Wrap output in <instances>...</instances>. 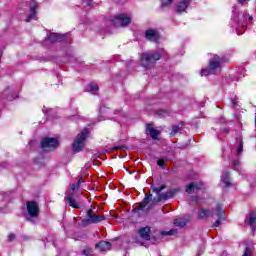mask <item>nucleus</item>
Here are the masks:
<instances>
[{"label": "nucleus", "instance_id": "nucleus-13", "mask_svg": "<svg viewBox=\"0 0 256 256\" xmlns=\"http://www.w3.org/2000/svg\"><path fill=\"white\" fill-rule=\"evenodd\" d=\"M189 3H191V0H181L176 7L177 13L185 12L189 7Z\"/></svg>", "mask_w": 256, "mask_h": 256}, {"label": "nucleus", "instance_id": "nucleus-5", "mask_svg": "<svg viewBox=\"0 0 256 256\" xmlns=\"http://www.w3.org/2000/svg\"><path fill=\"white\" fill-rule=\"evenodd\" d=\"M112 23L115 27H127L131 23V17L126 14H119L113 17Z\"/></svg>", "mask_w": 256, "mask_h": 256}, {"label": "nucleus", "instance_id": "nucleus-7", "mask_svg": "<svg viewBox=\"0 0 256 256\" xmlns=\"http://www.w3.org/2000/svg\"><path fill=\"white\" fill-rule=\"evenodd\" d=\"M87 217V219L82 220L83 225H87V223H101V221L105 220V217L95 215V212L91 209L87 211Z\"/></svg>", "mask_w": 256, "mask_h": 256}, {"label": "nucleus", "instance_id": "nucleus-8", "mask_svg": "<svg viewBox=\"0 0 256 256\" xmlns=\"http://www.w3.org/2000/svg\"><path fill=\"white\" fill-rule=\"evenodd\" d=\"M29 7H30V14L26 18V22L29 23L31 19H37V9H39V4L35 2V0H31L29 2Z\"/></svg>", "mask_w": 256, "mask_h": 256}, {"label": "nucleus", "instance_id": "nucleus-31", "mask_svg": "<svg viewBox=\"0 0 256 256\" xmlns=\"http://www.w3.org/2000/svg\"><path fill=\"white\" fill-rule=\"evenodd\" d=\"M243 256H253V251L251 248H246Z\"/></svg>", "mask_w": 256, "mask_h": 256}, {"label": "nucleus", "instance_id": "nucleus-39", "mask_svg": "<svg viewBox=\"0 0 256 256\" xmlns=\"http://www.w3.org/2000/svg\"><path fill=\"white\" fill-rule=\"evenodd\" d=\"M239 1V3H241L242 5L245 3V1H247V0H238Z\"/></svg>", "mask_w": 256, "mask_h": 256}, {"label": "nucleus", "instance_id": "nucleus-20", "mask_svg": "<svg viewBox=\"0 0 256 256\" xmlns=\"http://www.w3.org/2000/svg\"><path fill=\"white\" fill-rule=\"evenodd\" d=\"M199 219H207V217H211V211L205 208H202L198 212Z\"/></svg>", "mask_w": 256, "mask_h": 256}, {"label": "nucleus", "instance_id": "nucleus-16", "mask_svg": "<svg viewBox=\"0 0 256 256\" xmlns=\"http://www.w3.org/2000/svg\"><path fill=\"white\" fill-rule=\"evenodd\" d=\"M63 39H65V35H62V34L50 33L48 35V41H50L51 43H55L57 41H63Z\"/></svg>", "mask_w": 256, "mask_h": 256}, {"label": "nucleus", "instance_id": "nucleus-17", "mask_svg": "<svg viewBox=\"0 0 256 256\" xmlns=\"http://www.w3.org/2000/svg\"><path fill=\"white\" fill-rule=\"evenodd\" d=\"M255 223H256V213L252 212L246 218V224L250 225V227H253V231H255Z\"/></svg>", "mask_w": 256, "mask_h": 256}, {"label": "nucleus", "instance_id": "nucleus-26", "mask_svg": "<svg viewBox=\"0 0 256 256\" xmlns=\"http://www.w3.org/2000/svg\"><path fill=\"white\" fill-rule=\"evenodd\" d=\"M83 255L93 256V250L91 248H86V249L83 250Z\"/></svg>", "mask_w": 256, "mask_h": 256}, {"label": "nucleus", "instance_id": "nucleus-9", "mask_svg": "<svg viewBox=\"0 0 256 256\" xmlns=\"http://www.w3.org/2000/svg\"><path fill=\"white\" fill-rule=\"evenodd\" d=\"M66 203L69 205V207H72L73 209H80L81 208V203L79 200H77V197L73 195V193H69L66 196Z\"/></svg>", "mask_w": 256, "mask_h": 256}, {"label": "nucleus", "instance_id": "nucleus-25", "mask_svg": "<svg viewBox=\"0 0 256 256\" xmlns=\"http://www.w3.org/2000/svg\"><path fill=\"white\" fill-rule=\"evenodd\" d=\"M89 89H90V91H92V93H95V91H99V86L95 83H90Z\"/></svg>", "mask_w": 256, "mask_h": 256}, {"label": "nucleus", "instance_id": "nucleus-23", "mask_svg": "<svg viewBox=\"0 0 256 256\" xmlns=\"http://www.w3.org/2000/svg\"><path fill=\"white\" fill-rule=\"evenodd\" d=\"M178 231L177 229H171L169 231H161L160 234L165 236V235H169V236H173V235H177Z\"/></svg>", "mask_w": 256, "mask_h": 256}, {"label": "nucleus", "instance_id": "nucleus-24", "mask_svg": "<svg viewBox=\"0 0 256 256\" xmlns=\"http://www.w3.org/2000/svg\"><path fill=\"white\" fill-rule=\"evenodd\" d=\"M176 193H179V188H175L173 190H170L166 193L165 197L166 198H171L173 197L174 195H176Z\"/></svg>", "mask_w": 256, "mask_h": 256}, {"label": "nucleus", "instance_id": "nucleus-18", "mask_svg": "<svg viewBox=\"0 0 256 256\" xmlns=\"http://www.w3.org/2000/svg\"><path fill=\"white\" fill-rule=\"evenodd\" d=\"M146 132L152 137V139H157L159 137V130L147 125Z\"/></svg>", "mask_w": 256, "mask_h": 256}, {"label": "nucleus", "instance_id": "nucleus-32", "mask_svg": "<svg viewBox=\"0 0 256 256\" xmlns=\"http://www.w3.org/2000/svg\"><path fill=\"white\" fill-rule=\"evenodd\" d=\"M180 129L181 128L179 126H173L171 135H175L176 133H179Z\"/></svg>", "mask_w": 256, "mask_h": 256}, {"label": "nucleus", "instance_id": "nucleus-38", "mask_svg": "<svg viewBox=\"0 0 256 256\" xmlns=\"http://www.w3.org/2000/svg\"><path fill=\"white\" fill-rule=\"evenodd\" d=\"M232 105H233V107H235V105H237V100L236 99H232Z\"/></svg>", "mask_w": 256, "mask_h": 256}, {"label": "nucleus", "instance_id": "nucleus-10", "mask_svg": "<svg viewBox=\"0 0 256 256\" xmlns=\"http://www.w3.org/2000/svg\"><path fill=\"white\" fill-rule=\"evenodd\" d=\"M145 37L148 41L157 43V41H159V32L154 29H148L145 31Z\"/></svg>", "mask_w": 256, "mask_h": 256}, {"label": "nucleus", "instance_id": "nucleus-11", "mask_svg": "<svg viewBox=\"0 0 256 256\" xmlns=\"http://www.w3.org/2000/svg\"><path fill=\"white\" fill-rule=\"evenodd\" d=\"M199 189H203L202 182H191L186 186V193H193L194 191H199Z\"/></svg>", "mask_w": 256, "mask_h": 256}, {"label": "nucleus", "instance_id": "nucleus-4", "mask_svg": "<svg viewBox=\"0 0 256 256\" xmlns=\"http://www.w3.org/2000/svg\"><path fill=\"white\" fill-rule=\"evenodd\" d=\"M26 209H27L28 217H30V218H27L28 221H31L32 219L39 217V211H40L39 203L35 201H27Z\"/></svg>", "mask_w": 256, "mask_h": 256}, {"label": "nucleus", "instance_id": "nucleus-28", "mask_svg": "<svg viewBox=\"0 0 256 256\" xmlns=\"http://www.w3.org/2000/svg\"><path fill=\"white\" fill-rule=\"evenodd\" d=\"M171 3H173V0H162L161 1L162 7H169V5H171Z\"/></svg>", "mask_w": 256, "mask_h": 256}, {"label": "nucleus", "instance_id": "nucleus-34", "mask_svg": "<svg viewBox=\"0 0 256 256\" xmlns=\"http://www.w3.org/2000/svg\"><path fill=\"white\" fill-rule=\"evenodd\" d=\"M157 165H158L159 167H165V160L159 159V160L157 161Z\"/></svg>", "mask_w": 256, "mask_h": 256}, {"label": "nucleus", "instance_id": "nucleus-21", "mask_svg": "<svg viewBox=\"0 0 256 256\" xmlns=\"http://www.w3.org/2000/svg\"><path fill=\"white\" fill-rule=\"evenodd\" d=\"M153 197V195H146L144 200L140 203V209H145V207H147V205H149V202L151 201V198Z\"/></svg>", "mask_w": 256, "mask_h": 256}, {"label": "nucleus", "instance_id": "nucleus-37", "mask_svg": "<svg viewBox=\"0 0 256 256\" xmlns=\"http://www.w3.org/2000/svg\"><path fill=\"white\" fill-rule=\"evenodd\" d=\"M232 165H234V166L239 165V160H234V161L232 162Z\"/></svg>", "mask_w": 256, "mask_h": 256}, {"label": "nucleus", "instance_id": "nucleus-15", "mask_svg": "<svg viewBox=\"0 0 256 256\" xmlns=\"http://www.w3.org/2000/svg\"><path fill=\"white\" fill-rule=\"evenodd\" d=\"M150 233H151V228L149 227L141 228L139 231L140 237L142 239H145L146 241H149V239H151Z\"/></svg>", "mask_w": 256, "mask_h": 256}, {"label": "nucleus", "instance_id": "nucleus-40", "mask_svg": "<svg viewBox=\"0 0 256 256\" xmlns=\"http://www.w3.org/2000/svg\"><path fill=\"white\" fill-rule=\"evenodd\" d=\"M248 21H253V16H249Z\"/></svg>", "mask_w": 256, "mask_h": 256}, {"label": "nucleus", "instance_id": "nucleus-30", "mask_svg": "<svg viewBox=\"0 0 256 256\" xmlns=\"http://www.w3.org/2000/svg\"><path fill=\"white\" fill-rule=\"evenodd\" d=\"M152 189H153L154 193H157V195H159V193H160L163 189H165V185H162V186H160V187H155V188H152Z\"/></svg>", "mask_w": 256, "mask_h": 256}, {"label": "nucleus", "instance_id": "nucleus-3", "mask_svg": "<svg viewBox=\"0 0 256 256\" xmlns=\"http://www.w3.org/2000/svg\"><path fill=\"white\" fill-rule=\"evenodd\" d=\"M87 135H89L88 129H84L80 134H78L74 143L72 144L73 151H75L76 153H79V151L83 150V147H84L83 143L87 139Z\"/></svg>", "mask_w": 256, "mask_h": 256}, {"label": "nucleus", "instance_id": "nucleus-42", "mask_svg": "<svg viewBox=\"0 0 256 256\" xmlns=\"http://www.w3.org/2000/svg\"><path fill=\"white\" fill-rule=\"evenodd\" d=\"M157 201H161V199H158Z\"/></svg>", "mask_w": 256, "mask_h": 256}, {"label": "nucleus", "instance_id": "nucleus-12", "mask_svg": "<svg viewBox=\"0 0 256 256\" xmlns=\"http://www.w3.org/2000/svg\"><path fill=\"white\" fill-rule=\"evenodd\" d=\"M216 215L218 219L214 223V227H219L223 219H225V217L223 216L224 215L223 209H221V205L219 204L216 206Z\"/></svg>", "mask_w": 256, "mask_h": 256}, {"label": "nucleus", "instance_id": "nucleus-2", "mask_svg": "<svg viewBox=\"0 0 256 256\" xmlns=\"http://www.w3.org/2000/svg\"><path fill=\"white\" fill-rule=\"evenodd\" d=\"M159 59H161V54L159 52H146L141 56V65L144 69H151Z\"/></svg>", "mask_w": 256, "mask_h": 256}, {"label": "nucleus", "instance_id": "nucleus-1", "mask_svg": "<svg viewBox=\"0 0 256 256\" xmlns=\"http://www.w3.org/2000/svg\"><path fill=\"white\" fill-rule=\"evenodd\" d=\"M223 63H225V58L219 55H214L209 61L208 68L201 70V76L207 77L209 75H219Z\"/></svg>", "mask_w": 256, "mask_h": 256}, {"label": "nucleus", "instance_id": "nucleus-36", "mask_svg": "<svg viewBox=\"0 0 256 256\" xmlns=\"http://www.w3.org/2000/svg\"><path fill=\"white\" fill-rule=\"evenodd\" d=\"M119 149H123V146H115L113 148V151H119Z\"/></svg>", "mask_w": 256, "mask_h": 256}, {"label": "nucleus", "instance_id": "nucleus-6", "mask_svg": "<svg viewBox=\"0 0 256 256\" xmlns=\"http://www.w3.org/2000/svg\"><path fill=\"white\" fill-rule=\"evenodd\" d=\"M59 147V141L55 138H44L41 142V148L43 151H53Z\"/></svg>", "mask_w": 256, "mask_h": 256}, {"label": "nucleus", "instance_id": "nucleus-29", "mask_svg": "<svg viewBox=\"0 0 256 256\" xmlns=\"http://www.w3.org/2000/svg\"><path fill=\"white\" fill-rule=\"evenodd\" d=\"M84 7H91L93 5V0H82Z\"/></svg>", "mask_w": 256, "mask_h": 256}, {"label": "nucleus", "instance_id": "nucleus-27", "mask_svg": "<svg viewBox=\"0 0 256 256\" xmlns=\"http://www.w3.org/2000/svg\"><path fill=\"white\" fill-rule=\"evenodd\" d=\"M79 185H81V180H78L77 183H74L70 186L71 191H75V189H79Z\"/></svg>", "mask_w": 256, "mask_h": 256}, {"label": "nucleus", "instance_id": "nucleus-14", "mask_svg": "<svg viewBox=\"0 0 256 256\" xmlns=\"http://www.w3.org/2000/svg\"><path fill=\"white\" fill-rule=\"evenodd\" d=\"M96 249H98V251H111V243L110 242H106V241H101L98 244H96Z\"/></svg>", "mask_w": 256, "mask_h": 256}, {"label": "nucleus", "instance_id": "nucleus-22", "mask_svg": "<svg viewBox=\"0 0 256 256\" xmlns=\"http://www.w3.org/2000/svg\"><path fill=\"white\" fill-rule=\"evenodd\" d=\"M222 181L226 187H231V182L229 181V172L224 173V177H223Z\"/></svg>", "mask_w": 256, "mask_h": 256}, {"label": "nucleus", "instance_id": "nucleus-19", "mask_svg": "<svg viewBox=\"0 0 256 256\" xmlns=\"http://www.w3.org/2000/svg\"><path fill=\"white\" fill-rule=\"evenodd\" d=\"M190 219L189 217L187 218H177L174 220V225L176 227H185V225H187V223H189Z\"/></svg>", "mask_w": 256, "mask_h": 256}, {"label": "nucleus", "instance_id": "nucleus-33", "mask_svg": "<svg viewBox=\"0 0 256 256\" xmlns=\"http://www.w3.org/2000/svg\"><path fill=\"white\" fill-rule=\"evenodd\" d=\"M241 153H243V143L241 142L239 147H238V150H237V155H241Z\"/></svg>", "mask_w": 256, "mask_h": 256}, {"label": "nucleus", "instance_id": "nucleus-35", "mask_svg": "<svg viewBox=\"0 0 256 256\" xmlns=\"http://www.w3.org/2000/svg\"><path fill=\"white\" fill-rule=\"evenodd\" d=\"M9 241H13L15 239V234H10L8 236Z\"/></svg>", "mask_w": 256, "mask_h": 256}, {"label": "nucleus", "instance_id": "nucleus-41", "mask_svg": "<svg viewBox=\"0 0 256 256\" xmlns=\"http://www.w3.org/2000/svg\"><path fill=\"white\" fill-rule=\"evenodd\" d=\"M3 55V53L2 52H0V57Z\"/></svg>", "mask_w": 256, "mask_h": 256}]
</instances>
